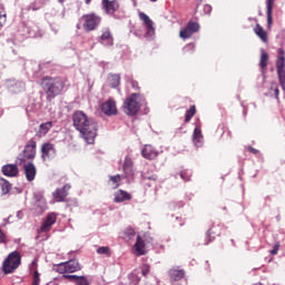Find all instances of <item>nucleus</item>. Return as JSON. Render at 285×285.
Segmentation results:
<instances>
[{
	"instance_id": "33",
	"label": "nucleus",
	"mask_w": 285,
	"mask_h": 285,
	"mask_svg": "<svg viewBox=\"0 0 285 285\" xmlns=\"http://www.w3.org/2000/svg\"><path fill=\"white\" fill-rule=\"evenodd\" d=\"M194 142L199 144L202 141V129L195 128L193 134Z\"/></svg>"
},
{
	"instance_id": "18",
	"label": "nucleus",
	"mask_w": 285,
	"mask_h": 285,
	"mask_svg": "<svg viewBox=\"0 0 285 285\" xmlns=\"http://www.w3.org/2000/svg\"><path fill=\"white\" fill-rule=\"evenodd\" d=\"M100 43H105L106 46H114L115 38H112V32H110V29L102 30L101 36L99 37Z\"/></svg>"
},
{
	"instance_id": "26",
	"label": "nucleus",
	"mask_w": 285,
	"mask_h": 285,
	"mask_svg": "<svg viewBox=\"0 0 285 285\" xmlns=\"http://www.w3.org/2000/svg\"><path fill=\"white\" fill-rule=\"evenodd\" d=\"M65 264L67 266L68 273H77V271H81L79 262H77L76 259H71L69 262H66Z\"/></svg>"
},
{
	"instance_id": "6",
	"label": "nucleus",
	"mask_w": 285,
	"mask_h": 285,
	"mask_svg": "<svg viewBox=\"0 0 285 285\" xmlns=\"http://www.w3.org/2000/svg\"><path fill=\"white\" fill-rule=\"evenodd\" d=\"M200 26L199 22L189 21L187 26L179 31L180 39H190L195 32L199 30Z\"/></svg>"
},
{
	"instance_id": "29",
	"label": "nucleus",
	"mask_w": 285,
	"mask_h": 285,
	"mask_svg": "<svg viewBox=\"0 0 285 285\" xmlns=\"http://www.w3.org/2000/svg\"><path fill=\"white\" fill-rule=\"evenodd\" d=\"M259 68L263 73L266 71V68H268V55L266 51H262L261 53Z\"/></svg>"
},
{
	"instance_id": "28",
	"label": "nucleus",
	"mask_w": 285,
	"mask_h": 285,
	"mask_svg": "<svg viewBox=\"0 0 285 285\" xmlns=\"http://www.w3.org/2000/svg\"><path fill=\"white\" fill-rule=\"evenodd\" d=\"M108 81L111 86V88H117L119 83H121V76L117 73H111L108 76Z\"/></svg>"
},
{
	"instance_id": "14",
	"label": "nucleus",
	"mask_w": 285,
	"mask_h": 285,
	"mask_svg": "<svg viewBox=\"0 0 285 285\" xmlns=\"http://www.w3.org/2000/svg\"><path fill=\"white\" fill-rule=\"evenodd\" d=\"M102 7L105 8L107 14H115L119 10L118 0H102Z\"/></svg>"
},
{
	"instance_id": "48",
	"label": "nucleus",
	"mask_w": 285,
	"mask_h": 285,
	"mask_svg": "<svg viewBox=\"0 0 285 285\" xmlns=\"http://www.w3.org/2000/svg\"><path fill=\"white\" fill-rule=\"evenodd\" d=\"M274 91H275V89H273V82H271L269 94L273 95Z\"/></svg>"
},
{
	"instance_id": "15",
	"label": "nucleus",
	"mask_w": 285,
	"mask_h": 285,
	"mask_svg": "<svg viewBox=\"0 0 285 285\" xmlns=\"http://www.w3.org/2000/svg\"><path fill=\"white\" fill-rule=\"evenodd\" d=\"M141 155L145 159H156L159 155V151H157V149H155V147H153V145H145L142 150H141Z\"/></svg>"
},
{
	"instance_id": "7",
	"label": "nucleus",
	"mask_w": 285,
	"mask_h": 285,
	"mask_svg": "<svg viewBox=\"0 0 285 285\" xmlns=\"http://www.w3.org/2000/svg\"><path fill=\"white\" fill-rule=\"evenodd\" d=\"M23 157L20 158V161H26L27 159L32 160L37 157V141L29 140L23 149Z\"/></svg>"
},
{
	"instance_id": "20",
	"label": "nucleus",
	"mask_w": 285,
	"mask_h": 285,
	"mask_svg": "<svg viewBox=\"0 0 285 285\" xmlns=\"http://www.w3.org/2000/svg\"><path fill=\"white\" fill-rule=\"evenodd\" d=\"M135 250L137 255H146V242L141 236H137L136 243H135Z\"/></svg>"
},
{
	"instance_id": "12",
	"label": "nucleus",
	"mask_w": 285,
	"mask_h": 285,
	"mask_svg": "<svg viewBox=\"0 0 285 285\" xmlns=\"http://www.w3.org/2000/svg\"><path fill=\"white\" fill-rule=\"evenodd\" d=\"M57 224V214L51 213L47 216L46 220L42 223L40 227V233H49L52 229V226Z\"/></svg>"
},
{
	"instance_id": "47",
	"label": "nucleus",
	"mask_w": 285,
	"mask_h": 285,
	"mask_svg": "<svg viewBox=\"0 0 285 285\" xmlns=\"http://www.w3.org/2000/svg\"><path fill=\"white\" fill-rule=\"evenodd\" d=\"M131 86H132V88L139 89V82L138 81H132Z\"/></svg>"
},
{
	"instance_id": "23",
	"label": "nucleus",
	"mask_w": 285,
	"mask_h": 285,
	"mask_svg": "<svg viewBox=\"0 0 285 285\" xmlns=\"http://www.w3.org/2000/svg\"><path fill=\"white\" fill-rule=\"evenodd\" d=\"M50 128H52V121H47L45 124H41L39 127V130L37 131V137H46L48 135Z\"/></svg>"
},
{
	"instance_id": "9",
	"label": "nucleus",
	"mask_w": 285,
	"mask_h": 285,
	"mask_svg": "<svg viewBox=\"0 0 285 285\" xmlns=\"http://www.w3.org/2000/svg\"><path fill=\"white\" fill-rule=\"evenodd\" d=\"M41 157L43 161L48 159H55L57 157V149H55L52 144L46 142L41 147Z\"/></svg>"
},
{
	"instance_id": "11",
	"label": "nucleus",
	"mask_w": 285,
	"mask_h": 285,
	"mask_svg": "<svg viewBox=\"0 0 285 285\" xmlns=\"http://www.w3.org/2000/svg\"><path fill=\"white\" fill-rule=\"evenodd\" d=\"M22 170L24 173V177L27 181H35L37 177V167L32 163H27L22 166Z\"/></svg>"
},
{
	"instance_id": "34",
	"label": "nucleus",
	"mask_w": 285,
	"mask_h": 285,
	"mask_svg": "<svg viewBox=\"0 0 285 285\" xmlns=\"http://www.w3.org/2000/svg\"><path fill=\"white\" fill-rule=\"evenodd\" d=\"M98 255H107V257H110V247L102 246L97 249Z\"/></svg>"
},
{
	"instance_id": "43",
	"label": "nucleus",
	"mask_w": 285,
	"mask_h": 285,
	"mask_svg": "<svg viewBox=\"0 0 285 285\" xmlns=\"http://www.w3.org/2000/svg\"><path fill=\"white\" fill-rule=\"evenodd\" d=\"M62 277L65 278V279H69V282H76L77 281V275H62Z\"/></svg>"
},
{
	"instance_id": "40",
	"label": "nucleus",
	"mask_w": 285,
	"mask_h": 285,
	"mask_svg": "<svg viewBox=\"0 0 285 285\" xmlns=\"http://www.w3.org/2000/svg\"><path fill=\"white\" fill-rule=\"evenodd\" d=\"M38 264H39V258H35V259L31 262L30 266H29L30 271H37V268H38V266H39Z\"/></svg>"
},
{
	"instance_id": "1",
	"label": "nucleus",
	"mask_w": 285,
	"mask_h": 285,
	"mask_svg": "<svg viewBox=\"0 0 285 285\" xmlns=\"http://www.w3.org/2000/svg\"><path fill=\"white\" fill-rule=\"evenodd\" d=\"M72 124L73 128L78 130L86 144H95L97 131L99 130V125L96 119L88 117V115L81 110H77L72 114Z\"/></svg>"
},
{
	"instance_id": "5",
	"label": "nucleus",
	"mask_w": 285,
	"mask_h": 285,
	"mask_svg": "<svg viewBox=\"0 0 285 285\" xmlns=\"http://www.w3.org/2000/svg\"><path fill=\"white\" fill-rule=\"evenodd\" d=\"M81 20L83 21L82 28L86 30V32L97 30V27L101 23V17L96 13L83 14Z\"/></svg>"
},
{
	"instance_id": "39",
	"label": "nucleus",
	"mask_w": 285,
	"mask_h": 285,
	"mask_svg": "<svg viewBox=\"0 0 285 285\" xmlns=\"http://www.w3.org/2000/svg\"><path fill=\"white\" fill-rule=\"evenodd\" d=\"M39 284H41V277H39V271H35L32 285H39Z\"/></svg>"
},
{
	"instance_id": "49",
	"label": "nucleus",
	"mask_w": 285,
	"mask_h": 285,
	"mask_svg": "<svg viewBox=\"0 0 285 285\" xmlns=\"http://www.w3.org/2000/svg\"><path fill=\"white\" fill-rule=\"evenodd\" d=\"M149 179H153L154 181L157 179V176H151Z\"/></svg>"
},
{
	"instance_id": "27",
	"label": "nucleus",
	"mask_w": 285,
	"mask_h": 285,
	"mask_svg": "<svg viewBox=\"0 0 285 285\" xmlns=\"http://www.w3.org/2000/svg\"><path fill=\"white\" fill-rule=\"evenodd\" d=\"M11 189L12 185L8 180H6V178H0V190L2 195H8Z\"/></svg>"
},
{
	"instance_id": "45",
	"label": "nucleus",
	"mask_w": 285,
	"mask_h": 285,
	"mask_svg": "<svg viewBox=\"0 0 285 285\" xmlns=\"http://www.w3.org/2000/svg\"><path fill=\"white\" fill-rule=\"evenodd\" d=\"M247 151L252 153V155H259V150L254 148V147H252V146L247 147Z\"/></svg>"
},
{
	"instance_id": "44",
	"label": "nucleus",
	"mask_w": 285,
	"mask_h": 285,
	"mask_svg": "<svg viewBox=\"0 0 285 285\" xmlns=\"http://www.w3.org/2000/svg\"><path fill=\"white\" fill-rule=\"evenodd\" d=\"M6 21H7V17L6 14H2L0 12V27L3 28V26H6Z\"/></svg>"
},
{
	"instance_id": "19",
	"label": "nucleus",
	"mask_w": 285,
	"mask_h": 285,
	"mask_svg": "<svg viewBox=\"0 0 285 285\" xmlns=\"http://www.w3.org/2000/svg\"><path fill=\"white\" fill-rule=\"evenodd\" d=\"M275 6V0H266V14H267V28L271 29L273 26V8Z\"/></svg>"
},
{
	"instance_id": "53",
	"label": "nucleus",
	"mask_w": 285,
	"mask_h": 285,
	"mask_svg": "<svg viewBox=\"0 0 285 285\" xmlns=\"http://www.w3.org/2000/svg\"><path fill=\"white\" fill-rule=\"evenodd\" d=\"M150 1H157V0H150Z\"/></svg>"
},
{
	"instance_id": "32",
	"label": "nucleus",
	"mask_w": 285,
	"mask_h": 285,
	"mask_svg": "<svg viewBox=\"0 0 285 285\" xmlns=\"http://www.w3.org/2000/svg\"><path fill=\"white\" fill-rule=\"evenodd\" d=\"M135 235H136L135 228H132V227H127L126 228L125 239L130 240V239H132V237H135Z\"/></svg>"
},
{
	"instance_id": "4",
	"label": "nucleus",
	"mask_w": 285,
	"mask_h": 285,
	"mask_svg": "<svg viewBox=\"0 0 285 285\" xmlns=\"http://www.w3.org/2000/svg\"><path fill=\"white\" fill-rule=\"evenodd\" d=\"M139 97H141V95L131 94L128 98H126L122 110L129 117H134V115L139 112V109L141 108V104H139Z\"/></svg>"
},
{
	"instance_id": "41",
	"label": "nucleus",
	"mask_w": 285,
	"mask_h": 285,
	"mask_svg": "<svg viewBox=\"0 0 285 285\" xmlns=\"http://www.w3.org/2000/svg\"><path fill=\"white\" fill-rule=\"evenodd\" d=\"M0 244H8V237L6 236V233L0 229Z\"/></svg>"
},
{
	"instance_id": "37",
	"label": "nucleus",
	"mask_w": 285,
	"mask_h": 285,
	"mask_svg": "<svg viewBox=\"0 0 285 285\" xmlns=\"http://www.w3.org/2000/svg\"><path fill=\"white\" fill-rule=\"evenodd\" d=\"M75 284L76 285H90V284H88V278H86V276H77Z\"/></svg>"
},
{
	"instance_id": "10",
	"label": "nucleus",
	"mask_w": 285,
	"mask_h": 285,
	"mask_svg": "<svg viewBox=\"0 0 285 285\" xmlns=\"http://www.w3.org/2000/svg\"><path fill=\"white\" fill-rule=\"evenodd\" d=\"M139 19H140V21L144 22V24L147 28V32H146L145 37H151L153 35H155V22H153L150 17H148V14H146L144 12H140Z\"/></svg>"
},
{
	"instance_id": "3",
	"label": "nucleus",
	"mask_w": 285,
	"mask_h": 285,
	"mask_svg": "<svg viewBox=\"0 0 285 285\" xmlns=\"http://www.w3.org/2000/svg\"><path fill=\"white\" fill-rule=\"evenodd\" d=\"M21 266V254L18 250L10 253L2 264L4 275L14 273Z\"/></svg>"
},
{
	"instance_id": "16",
	"label": "nucleus",
	"mask_w": 285,
	"mask_h": 285,
	"mask_svg": "<svg viewBox=\"0 0 285 285\" xmlns=\"http://www.w3.org/2000/svg\"><path fill=\"white\" fill-rule=\"evenodd\" d=\"M131 199H132V196L124 189H119L115 193V197H114L115 204H121L124 202H130Z\"/></svg>"
},
{
	"instance_id": "38",
	"label": "nucleus",
	"mask_w": 285,
	"mask_h": 285,
	"mask_svg": "<svg viewBox=\"0 0 285 285\" xmlns=\"http://www.w3.org/2000/svg\"><path fill=\"white\" fill-rule=\"evenodd\" d=\"M272 88L274 89V97L279 101V86H277V82H272Z\"/></svg>"
},
{
	"instance_id": "8",
	"label": "nucleus",
	"mask_w": 285,
	"mask_h": 285,
	"mask_svg": "<svg viewBox=\"0 0 285 285\" xmlns=\"http://www.w3.org/2000/svg\"><path fill=\"white\" fill-rule=\"evenodd\" d=\"M70 188H72L70 184H66L62 188H57L52 193V197L55 202L57 203L66 202V198L68 197V195H70Z\"/></svg>"
},
{
	"instance_id": "25",
	"label": "nucleus",
	"mask_w": 285,
	"mask_h": 285,
	"mask_svg": "<svg viewBox=\"0 0 285 285\" xmlns=\"http://www.w3.org/2000/svg\"><path fill=\"white\" fill-rule=\"evenodd\" d=\"M219 235H222V227H219V225H214L212 228L207 230V237H209V240L219 237Z\"/></svg>"
},
{
	"instance_id": "46",
	"label": "nucleus",
	"mask_w": 285,
	"mask_h": 285,
	"mask_svg": "<svg viewBox=\"0 0 285 285\" xmlns=\"http://www.w3.org/2000/svg\"><path fill=\"white\" fill-rule=\"evenodd\" d=\"M148 273H150V267L146 266L142 268V275L144 277H148Z\"/></svg>"
},
{
	"instance_id": "13",
	"label": "nucleus",
	"mask_w": 285,
	"mask_h": 285,
	"mask_svg": "<svg viewBox=\"0 0 285 285\" xmlns=\"http://www.w3.org/2000/svg\"><path fill=\"white\" fill-rule=\"evenodd\" d=\"M1 173L4 175V177H18L19 167L14 164H7L2 166Z\"/></svg>"
},
{
	"instance_id": "24",
	"label": "nucleus",
	"mask_w": 285,
	"mask_h": 285,
	"mask_svg": "<svg viewBox=\"0 0 285 285\" xmlns=\"http://www.w3.org/2000/svg\"><path fill=\"white\" fill-rule=\"evenodd\" d=\"M124 173L126 177H134L135 170H132V159L126 158L124 163Z\"/></svg>"
},
{
	"instance_id": "2",
	"label": "nucleus",
	"mask_w": 285,
	"mask_h": 285,
	"mask_svg": "<svg viewBox=\"0 0 285 285\" xmlns=\"http://www.w3.org/2000/svg\"><path fill=\"white\" fill-rule=\"evenodd\" d=\"M41 88L47 95V101H52L55 97H59L66 88V79L61 77L45 76L41 79Z\"/></svg>"
},
{
	"instance_id": "52",
	"label": "nucleus",
	"mask_w": 285,
	"mask_h": 285,
	"mask_svg": "<svg viewBox=\"0 0 285 285\" xmlns=\"http://www.w3.org/2000/svg\"><path fill=\"white\" fill-rule=\"evenodd\" d=\"M65 0H58L59 3H63Z\"/></svg>"
},
{
	"instance_id": "31",
	"label": "nucleus",
	"mask_w": 285,
	"mask_h": 285,
	"mask_svg": "<svg viewBox=\"0 0 285 285\" xmlns=\"http://www.w3.org/2000/svg\"><path fill=\"white\" fill-rule=\"evenodd\" d=\"M109 181L112 188H119V183L121 181V175L110 176Z\"/></svg>"
},
{
	"instance_id": "51",
	"label": "nucleus",
	"mask_w": 285,
	"mask_h": 285,
	"mask_svg": "<svg viewBox=\"0 0 285 285\" xmlns=\"http://www.w3.org/2000/svg\"><path fill=\"white\" fill-rule=\"evenodd\" d=\"M12 83H14V86H19V82H14V81H12Z\"/></svg>"
},
{
	"instance_id": "21",
	"label": "nucleus",
	"mask_w": 285,
	"mask_h": 285,
	"mask_svg": "<svg viewBox=\"0 0 285 285\" xmlns=\"http://www.w3.org/2000/svg\"><path fill=\"white\" fill-rule=\"evenodd\" d=\"M254 32L257 37L261 38V41H263V43H268V33L266 32V30H264L263 27H261L259 23L255 26Z\"/></svg>"
},
{
	"instance_id": "35",
	"label": "nucleus",
	"mask_w": 285,
	"mask_h": 285,
	"mask_svg": "<svg viewBox=\"0 0 285 285\" xmlns=\"http://www.w3.org/2000/svg\"><path fill=\"white\" fill-rule=\"evenodd\" d=\"M56 271L57 273H60V275H66V273H69L66 263L59 264Z\"/></svg>"
},
{
	"instance_id": "17",
	"label": "nucleus",
	"mask_w": 285,
	"mask_h": 285,
	"mask_svg": "<svg viewBox=\"0 0 285 285\" xmlns=\"http://www.w3.org/2000/svg\"><path fill=\"white\" fill-rule=\"evenodd\" d=\"M101 110L107 116L117 115V105L112 100H107L102 104Z\"/></svg>"
},
{
	"instance_id": "30",
	"label": "nucleus",
	"mask_w": 285,
	"mask_h": 285,
	"mask_svg": "<svg viewBox=\"0 0 285 285\" xmlns=\"http://www.w3.org/2000/svg\"><path fill=\"white\" fill-rule=\"evenodd\" d=\"M195 115H197V107L193 105L185 114V124L190 122Z\"/></svg>"
},
{
	"instance_id": "36",
	"label": "nucleus",
	"mask_w": 285,
	"mask_h": 285,
	"mask_svg": "<svg viewBox=\"0 0 285 285\" xmlns=\"http://www.w3.org/2000/svg\"><path fill=\"white\" fill-rule=\"evenodd\" d=\"M179 177H180L184 181H190L191 174H190V171H188V170H181V171L179 173Z\"/></svg>"
},
{
	"instance_id": "42",
	"label": "nucleus",
	"mask_w": 285,
	"mask_h": 285,
	"mask_svg": "<svg viewBox=\"0 0 285 285\" xmlns=\"http://www.w3.org/2000/svg\"><path fill=\"white\" fill-rule=\"evenodd\" d=\"M277 253H279V243L274 245L273 249L271 250V255H277Z\"/></svg>"
},
{
	"instance_id": "50",
	"label": "nucleus",
	"mask_w": 285,
	"mask_h": 285,
	"mask_svg": "<svg viewBox=\"0 0 285 285\" xmlns=\"http://www.w3.org/2000/svg\"><path fill=\"white\" fill-rule=\"evenodd\" d=\"M90 1H92V0H85V2L87 3V6L90 3Z\"/></svg>"
},
{
	"instance_id": "22",
	"label": "nucleus",
	"mask_w": 285,
	"mask_h": 285,
	"mask_svg": "<svg viewBox=\"0 0 285 285\" xmlns=\"http://www.w3.org/2000/svg\"><path fill=\"white\" fill-rule=\"evenodd\" d=\"M169 275L173 282H181V279L186 277V272H184L183 269H171L169 272Z\"/></svg>"
}]
</instances>
